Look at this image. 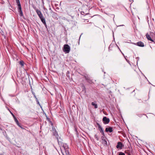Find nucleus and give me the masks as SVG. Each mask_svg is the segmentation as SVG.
<instances>
[{
  "mask_svg": "<svg viewBox=\"0 0 155 155\" xmlns=\"http://www.w3.org/2000/svg\"><path fill=\"white\" fill-rule=\"evenodd\" d=\"M16 2L18 5V7H19V6H21V5L20 4L19 0H16Z\"/></svg>",
  "mask_w": 155,
  "mask_h": 155,
  "instance_id": "6ab92c4d",
  "label": "nucleus"
},
{
  "mask_svg": "<svg viewBox=\"0 0 155 155\" xmlns=\"http://www.w3.org/2000/svg\"><path fill=\"white\" fill-rule=\"evenodd\" d=\"M63 155H71L69 151L61 153Z\"/></svg>",
  "mask_w": 155,
  "mask_h": 155,
  "instance_id": "4468645a",
  "label": "nucleus"
},
{
  "mask_svg": "<svg viewBox=\"0 0 155 155\" xmlns=\"http://www.w3.org/2000/svg\"><path fill=\"white\" fill-rule=\"evenodd\" d=\"M34 96L35 97V98L36 100H37V97H36V96L35 95V94H34Z\"/></svg>",
  "mask_w": 155,
  "mask_h": 155,
  "instance_id": "cd10ccee",
  "label": "nucleus"
},
{
  "mask_svg": "<svg viewBox=\"0 0 155 155\" xmlns=\"http://www.w3.org/2000/svg\"><path fill=\"white\" fill-rule=\"evenodd\" d=\"M83 88L85 89V87L84 85H83Z\"/></svg>",
  "mask_w": 155,
  "mask_h": 155,
  "instance_id": "c85d7f7f",
  "label": "nucleus"
},
{
  "mask_svg": "<svg viewBox=\"0 0 155 155\" xmlns=\"http://www.w3.org/2000/svg\"><path fill=\"white\" fill-rule=\"evenodd\" d=\"M84 77L85 79V80H86L89 78V77L87 75H86L84 76Z\"/></svg>",
  "mask_w": 155,
  "mask_h": 155,
  "instance_id": "5701e85b",
  "label": "nucleus"
},
{
  "mask_svg": "<svg viewBox=\"0 0 155 155\" xmlns=\"http://www.w3.org/2000/svg\"><path fill=\"white\" fill-rule=\"evenodd\" d=\"M61 153L69 151L68 146L66 143L63 144L62 146L60 147Z\"/></svg>",
  "mask_w": 155,
  "mask_h": 155,
  "instance_id": "f257e3e1",
  "label": "nucleus"
},
{
  "mask_svg": "<svg viewBox=\"0 0 155 155\" xmlns=\"http://www.w3.org/2000/svg\"><path fill=\"white\" fill-rule=\"evenodd\" d=\"M97 124L98 126V127L99 129V131L104 136V130L102 128V127H101V126L100 125V124L98 123H97Z\"/></svg>",
  "mask_w": 155,
  "mask_h": 155,
  "instance_id": "423d86ee",
  "label": "nucleus"
},
{
  "mask_svg": "<svg viewBox=\"0 0 155 155\" xmlns=\"http://www.w3.org/2000/svg\"><path fill=\"white\" fill-rule=\"evenodd\" d=\"M19 64L22 67H23L24 65V62L23 61H19Z\"/></svg>",
  "mask_w": 155,
  "mask_h": 155,
  "instance_id": "a211bd4d",
  "label": "nucleus"
},
{
  "mask_svg": "<svg viewBox=\"0 0 155 155\" xmlns=\"http://www.w3.org/2000/svg\"><path fill=\"white\" fill-rule=\"evenodd\" d=\"M94 138L97 140L98 141L99 140V137L97 135L95 134L94 135Z\"/></svg>",
  "mask_w": 155,
  "mask_h": 155,
  "instance_id": "aec40b11",
  "label": "nucleus"
},
{
  "mask_svg": "<svg viewBox=\"0 0 155 155\" xmlns=\"http://www.w3.org/2000/svg\"><path fill=\"white\" fill-rule=\"evenodd\" d=\"M34 8L37 14L40 19H41V18L44 17L40 10L36 9V8Z\"/></svg>",
  "mask_w": 155,
  "mask_h": 155,
  "instance_id": "7ed1b4c3",
  "label": "nucleus"
},
{
  "mask_svg": "<svg viewBox=\"0 0 155 155\" xmlns=\"http://www.w3.org/2000/svg\"><path fill=\"white\" fill-rule=\"evenodd\" d=\"M135 44L140 47H143L144 46V43L140 41L138 42Z\"/></svg>",
  "mask_w": 155,
  "mask_h": 155,
  "instance_id": "1a4fd4ad",
  "label": "nucleus"
},
{
  "mask_svg": "<svg viewBox=\"0 0 155 155\" xmlns=\"http://www.w3.org/2000/svg\"><path fill=\"white\" fill-rule=\"evenodd\" d=\"M86 80L87 81V82H88V83H91L92 82V81L91 80L90 77L88 79H87Z\"/></svg>",
  "mask_w": 155,
  "mask_h": 155,
  "instance_id": "412c9836",
  "label": "nucleus"
},
{
  "mask_svg": "<svg viewBox=\"0 0 155 155\" xmlns=\"http://www.w3.org/2000/svg\"><path fill=\"white\" fill-rule=\"evenodd\" d=\"M124 147V144L120 142H118L117 143V145L116 146L117 148H119L120 149H122Z\"/></svg>",
  "mask_w": 155,
  "mask_h": 155,
  "instance_id": "20e7f679",
  "label": "nucleus"
},
{
  "mask_svg": "<svg viewBox=\"0 0 155 155\" xmlns=\"http://www.w3.org/2000/svg\"><path fill=\"white\" fill-rule=\"evenodd\" d=\"M57 14L54 12H53L52 16L53 18H57Z\"/></svg>",
  "mask_w": 155,
  "mask_h": 155,
  "instance_id": "2eb2a0df",
  "label": "nucleus"
},
{
  "mask_svg": "<svg viewBox=\"0 0 155 155\" xmlns=\"http://www.w3.org/2000/svg\"><path fill=\"white\" fill-rule=\"evenodd\" d=\"M36 101H37V104H38L39 105H40V104H39V102L38 101V100L37 99V100H36Z\"/></svg>",
  "mask_w": 155,
  "mask_h": 155,
  "instance_id": "bb28decb",
  "label": "nucleus"
},
{
  "mask_svg": "<svg viewBox=\"0 0 155 155\" xmlns=\"http://www.w3.org/2000/svg\"><path fill=\"white\" fill-rule=\"evenodd\" d=\"M123 67H125L126 66L125 64H123Z\"/></svg>",
  "mask_w": 155,
  "mask_h": 155,
  "instance_id": "c756f323",
  "label": "nucleus"
},
{
  "mask_svg": "<svg viewBox=\"0 0 155 155\" xmlns=\"http://www.w3.org/2000/svg\"><path fill=\"white\" fill-rule=\"evenodd\" d=\"M103 123L104 124H107L109 123L110 121L109 118H107L106 117H104L102 120Z\"/></svg>",
  "mask_w": 155,
  "mask_h": 155,
  "instance_id": "39448f33",
  "label": "nucleus"
},
{
  "mask_svg": "<svg viewBox=\"0 0 155 155\" xmlns=\"http://www.w3.org/2000/svg\"><path fill=\"white\" fill-rule=\"evenodd\" d=\"M19 127H20V128H21V129H24V128H23L22 127V126L21 125V124L19 123V124H18L17 125Z\"/></svg>",
  "mask_w": 155,
  "mask_h": 155,
  "instance_id": "393cba45",
  "label": "nucleus"
},
{
  "mask_svg": "<svg viewBox=\"0 0 155 155\" xmlns=\"http://www.w3.org/2000/svg\"><path fill=\"white\" fill-rule=\"evenodd\" d=\"M12 114L14 116V119H15V122L16 124H17V125L18 124H19V123L18 122V120L15 117V116H14L13 114Z\"/></svg>",
  "mask_w": 155,
  "mask_h": 155,
  "instance_id": "dca6fc26",
  "label": "nucleus"
},
{
  "mask_svg": "<svg viewBox=\"0 0 155 155\" xmlns=\"http://www.w3.org/2000/svg\"><path fill=\"white\" fill-rule=\"evenodd\" d=\"M53 130V135L56 137L57 139V140L58 143L59 144H60L58 140V137H59V136L57 132L56 131L55 129H54V130Z\"/></svg>",
  "mask_w": 155,
  "mask_h": 155,
  "instance_id": "0eeeda50",
  "label": "nucleus"
},
{
  "mask_svg": "<svg viewBox=\"0 0 155 155\" xmlns=\"http://www.w3.org/2000/svg\"><path fill=\"white\" fill-rule=\"evenodd\" d=\"M146 37L147 38V39L149 40H150L152 42H154V41L151 38L150 35L147 33L146 35Z\"/></svg>",
  "mask_w": 155,
  "mask_h": 155,
  "instance_id": "f8f14e48",
  "label": "nucleus"
},
{
  "mask_svg": "<svg viewBox=\"0 0 155 155\" xmlns=\"http://www.w3.org/2000/svg\"><path fill=\"white\" fill-rule=\"evenodd\" d=\"M106 139H107V138L106 137H104V135H103V136H102L101 137V139L102 140H105Z\"/></svg>",
  "mask_w": 155,
  "mask_h": 155,
  "instance_id": "a878e982",
  "label": "nucleus"
},
{
  "mask_svg": "<svg viewBox=\"0 0 155 155\" xmlns=\"http://www.w3.org/2000/svg\"><path fill=\"white\" fill-rule=\"evenodd\" d=\"M105 131L106 132H109L110 133H111L113 131L112 128L111 127L106 128L105 129Z\"/></svg>",
  "mask_w": 155,
  "mask_h": 155,
  "instance_id": "9d476101",
  "label": "nucleus"
},
{
  "mask_svg": "<svg viewBox=\"0 0 155 155\" xmlns=\"http://www.w3.org/2000/svg\"><path fill=\"white\" fill-rule=\"evenodd\" d=\"M40 19L41 20V22L43 23L44 25L46 26H47V25L46 23L45 18L44 17H43L42 18Z\"/></svg>",
  "mask_w": 155,
  "mask_h": 155,
  "instance_id": "ddd939ff",
  "label": "nucleus"
},
{
  "mask_svg": "<svg viewBox=\"0 0 155 155\" xmlns=\"http://www.w3.org/2000/svg\"><path fill=\"white\" fill-rule=\"evenodd\" d=\"M86 80L87 81V82H88V83H91L92 82V81L91 80L90 77L88 79H87Z\"/></svg>",
  "mask_w": 155,
  "mask_h": 155,
  "instance_id": "4be33fe9",
  "label": "nucleus"
},
{
  "mask_svg": "<svg viewBox=\"0 0 155 155\" xmlns=\"http://www.w3.org/2000/svg\"><path fill=\"white\" fill-rule=\"evenodd\" d=\"M64 51L66 53H68L70 51V47L68 45H65L64 46Z\"/></svg>",
  "mask_w": 155,
  "mask_h": 155,
  "instance_id": "f03ea898",
  "label": "nucleus"
},
{
  "mask_svg": "<svg viewBox=\"0 0 155 155\" xmlns=\"http://www.w3.org/2000/svg\"><path fill=\"white\" fill-rule=\"evenodd\" d=\"M18 11L19 13V15L20 16H23V13L22 12L21 6L18 7Z\"/></svg>",
  "mask_w": 155,
  "mask_h": 155,
  "instance_id": "6e6552de",
  "label": "nucleus"
},
{
  "mask_svg": "<svg viewBox=\"0 0 155 155\" xmlns=\"http://www.w3.org/2000/svg\"><path fill=\"white\" fill-rule=\"evenodd\" d=\"M119 155H125V154L124 153L120 152H119Z\"/></svg>",
  "mask_w": 155,
  "mask_h": 155,
  "instance_id": "b1692460",
  "label": "nucleus"
},
{
  "mask_svg": "<svg viewBox=\"0 0 155 155\" xmlns=\"http://www.w3.org/2000/svg\"><path fill=\"white\" fill-rule=\"evenodd\" d=\"M91 104L92 105L94 106L95 108H97V105L96 104H95L94 102H92Z\"/></svg>",
  "mask_w": 155,
  "mask_h": 155,
  "instance_id": "f3484780",
  "label": "nucleus"
},
{
  "mask_svg": "<svg viewBox=\"0 0 155 155\" xmlns=\"http://www.w3.org/2000/svg\"><path fill=\"white\" fill-rule=\"evenodd\" d=\"M101 143L104 146L107 145V139L102 140Z\"/></svg>",
  "mask_w": 155,
  "mask_h": 155,
  "instance_id": "9b49d317",
  "label": "nucleus"
}]
</instances>
